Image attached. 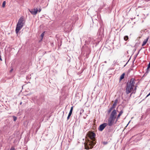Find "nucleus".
<instances>
[{"instance_id": "412c9836", "label": "nucleus", "mask_w": 150, "mask_h": 150, "mask_svg": "<svg viewBox=\"0 0 150 150\" xmlns=\"http://www.w3.org/2000/svg\"><path fill=\"white\" fill-rule=\"evenodd\" d=\"M10 150H15V149L12 146Z\"/></svg>"}, {"instance_id": "bb28decb", "label": "nucleus", "mask_w": 150, "mask_h": 150, "mask_svg": "<svg viewBox=\"0 0 150 150\" xmlns=\"http://www.w3.org/2000/svg\"><path fill=\"white\" fill-rule=\"evenodd\" d=\"M0 60H1V61H2V60L1 59V56L0 55Z\"/></svg>"}, {"instance_id": "6e6552de", "label": "nucleus", "mask_w": 150, "mask_h": 150, "mask_svg": "<svg viewBox=\"0 0 150 150\" xmlns=\"http://www.w3.org/2000/svg\"><path fill=\"white\" fill-rule=\"evenodd\" d=\"M123 112V110H122L121 111L119 112V113L117 116V117L116 118V122H117L118 120L120 118V116L122 114Z\"/></svg>"}, {"instance_id": "4468645a", "label": "nucleus", "mask_w": 150, "mask_h": 150, "mask_svg": "<svg viewBox=\"0 0 150 150\" xmlns=\"http://www.w3.org/2000/svg\"><path fill=\"white\" fill-rule=\"evenodd\" d=\"M73 109V107H72L70 109V110L69 113L68 114L69 115H71L72 113Z\"/></svg>"}, {"instance_id": "ddd939ff", "label": "nucleus", "mask_w": 150, "mask_h": 150, "mask_svg": "<svg viewBox=\"0 0 150 150\" xmlns=\"http://www.w3.org/2000/svg\"><path fill=\"white\" fill-rule=\"evenodd\" d=\"M125 75V74L124 73L121 75L120 78V80H121L124 78Z\"/></svg>"}, {"instance_id": "aec40b11", "label": "nucleus", "mask_w": 150, "mask_h": 150, "mask_svg": "<svg viewBox=\"0 0 150 150\" xmlns=\"http://www.w3.org/2000/svg\"><path fill=\"white\" fill-rule=\"evenodd\" d=\"M140 50H139L137 54L136 55H135L134 56V58H135V59L137 57V56L138 55V54H139Z\"/></svg>"}, {"instance_id": "f3484780", "label": "nucleus", "mask_w": 150, "mask_h": 150, "mask_svg": "<svg viewBox=\"0 0 150 150\" xmlns=\"http://www.w3.org/2000/svg\"><path fill=\"white\" fill-rule=\"evenodd\" d=\"M45 34V32H43L41 35V36L42 37V39L43 37L44 36Z\"/></svg>"}, {"instance_id": "2eb2a0df", "label": "nucleus", "mask_w": 150, "mask_h": 150, "mask_svg": "<svg viewBox=\"0 0 150 150\" xmlns=\"http://www.w3.org/2000/svg\"><path fill=\"white\" fill-rule=\"evenodd\" d=\"M124 39L125 41H127L129 39L128 36L127 35L125 36L124 37Z\"/></svg>"}, {"instance_id": "7ed1b4c3", "label": "nucleus", "mask_w": 150, "mask_h": 150, "mask_svg": "<svg viewBox=\"0 0 150 150\" xmlns=\"http://www.w3.org/2000/svg\"><path fill=\"white\" fill-rule=\"evenodd\" d=\"M24 18L23 17H21L19 18L16 29V34H18L19 31L23 26L24 23Z\"/></svg>"}, {"instance_id": "9b49d317", "label": "nucleus", "mask_w": 150, "mask_h": 150, "mask_svg": "<svg viewBox=\"0 0 150 150\" xmlns=\"http://www.w3.org/2000/svg\"><path fill=\"white\" fill-rule=\"evenodd\" d=\"M88 41L90 42H93L94 41V40L93 38L92 37H89L88 39Z\"/></svg>"}, {"instance_id": "5701e85b", "label": "nucleus", "mask_w": 150, "mask_h": 150, "mask_svg": "<svg viewBox=\"0 0 150 150\" xmlns=\"http://www.w3.org/2000/svg\"><path fill=\"white\" fill-rule=\"evenodd\" d=\"M41 9L40 8L38 9V11L39 12H40L41 11Z\"/></svg>"}, {"instance_id": "cd10ccee", "label": "nucleus", "mask_w": 150, "mask_h": 150, "mask_svg": "<svg viewBox=\"0 0 150 150\" xmlns=\"http://www.w3.org/2000/svg\"><path fill=\"white\" fill-rule=\"evenodd\" d=\"M22 102H21L20 103V105H21L22 104Z\"/></svg>"}, {"instance_id": "f8f14e48", "label": "nucleus", "mask_w": 150, "mask_h": 150, "mask_svg": "<svg viewBox=\"0 0 150 150\" xmlns=\"http://www.w3.org/2000/svg\"><path fill=\"white\" fill-rule=\"evenodd\" d=\"M115 108H114V107H113L112 106L110 109H109L108 111V114H109L111 112V111H112V110Z\"/></svg>"}, {"instance_id": "0eeeda50", "label": "nucleus", "mask_w": 150, "mask_h": 150, "mask_svg": "<svg viewBox=\"0 0 150 150\" xmlns=\"http://www.w3.org/2000/svg\"><path fill=\"white\" fill-rule=\"evenodd\" d=\"M29 10L31 14L33 15H36L38 12V9L37 8H34L33 10H30L29 9Z\"/></svg>"}, {"instance_id": "1a4fd4ad", "label": "nucleus", "mask_w": 150, "mask_h": 150, "mask_svg": "<svg viewBox=\"0 0 150 150\" xmlns=\"http://www.w3.org/2000/svg\"><path fill=\"white\" fill-rule=\"evenodd\" d=\"M118 102V100L117 99H116L114 102V103L113 104V105L112 106L113 107H114V108H115L116 106L117 105V104Z\"/></svg>"}, {"instance_id": "b1692460", "label": "nucleus", "mask_w": 150, "mask_h": 150, "mask_svg": "<svg viewBox=\"0 0 150 150\" xmlns=\"http://www.w3.org/2000/svg\"><path fill=\"white\" fill-rule=\"evenodd\" d=\"M107 142H103V144H107Z\"/></svg>"}, {"instance_id": "393cba45", "label": "nucleus", "mask_w": 150, "mask_h": 150, "mask_svg": "<svg viewBox=\"0 0 150 150\" xmlns=\"http://www.w3.org/2000/svg\"><path fill=\"white\" fill-rule=\"evenodd\" d=\"M13 70V69H11V70H10V72H11Z\"/></svg>"}, {"instance_id": "9d476101", "label": "nucleus", "mask_w": 150, "mask_h": 150, "mask_svg": "<svg viewBox=\"0 0 150 150\" xmlns=\"http://www.w3.org/2000/svg\"><path fill=\"white\" fill-rule=\"evenodd\" d=\"M150 68V64L149 63L148 65L147 68L146 69V71L145 74L144 75L147 74L149 72V69Z\"/></svg>"}, {"instance_id": "c85d7f7f", "label": "nucleus", "mask_w": 150, "mask_h": 150, "mask_svg": "<svg viewBox=\"0 0 150 150\" xmlns=\"http://www.w3.org/2000/svg\"><path fill=\"white\" fill-rule=\"evenodd\" d=\"M100 30V29L99 30H98V32H99V31Z\"/></svg>"}, {"instance_id": "6ab92c4d", "label": "nucleus", "mask_w": 150, "mask_h": 150, "mask_svg": "<svg viewBox=\"0 0 150 150\" xmlns=\"http://www.w3.org/2000/svg\"><path fill=\"white\" fill-rule=\"evenodd\" d=\"M13 120L14 121H16L17 120V117L15 116H13Z\"/></svg>"}, {"instance_id": "a878e982", "label": "nucleus", "mask_w": 150, "mask_h": 150, "mask_svg": "<svg viewBox=\"0 0 150 150\" xmlns=\"http://www.w3.org/2000/svg\"><path fill=\"white\" fill-rule=\"evenodd\" d=\"M148 40V38H147V39H146V40H145V41H147V42Z\"/></svg>"}, {"instance_id": "39448f33", "label": "nucleus", "mask_w": 150, "mask_h": 150, "mask_svg": "<svg viewBox=\"0 0 150 150\" xmlns=\"http://www.w3.org/2000/svg\"><path fill=\"white\" fill-rule=\"evenodd\" d=\"M107 125L108 124L106 123H104L100 125L98 128L99 130L100 131H102Z\"/></svg>"}, {"instance_id": "a211bd4d", "label": "nucleus", "mask_w": 150, "mask_h": 150, "mask_svg": "<svg viewBox=\"0 0 150 150\" xmlns=\"http://www.w3.org/2000/svg\"><path fill=\"white\" fill-rule=\"evenodd\" d=\"M5 4H6V1H4L3 2L2 5V7H4L5 6Z\"/></svg>"}, {"instance_id": "c756f323", "label": "nucleus", "mask_w": 150, "mask_h": 150, "mask_svg": "<svg viewBox=\"0 0 150 150\" xmlns=\"http://www.w3.org/2000/svg\"><path fill=\"white\" fill-rule=\"evenodd\" d=\"M105 63H106V61H105Z\"/></svg>"}, {"instance_id": "4be33fe9", "label": "nucleus", "mask_w": 150, "mask_h": 150, "mask_svg": "<svg viewBox=\"0 0 150 150\" xmlns=\"http://www.w3.org/2000/svg\"><path fill=\"white\" fill-rule=\"evenodd\" d=\"M71 116V115H68V116L67 117V120L69 119L70 118V117Z\"/></svg>"}, {"instance_id": "20e7f679", "label": "nucleus", "mask_w": 150, "mask_h": 150, "mask_svg": "<svg viewBox=\"0 0 150 150\" xmlns=\"http://www.w3.org/2000/svg\"><path fill=\"white\" fill-rule=\"evenodd\" d=\"M117 112L115 109L113 110L111 112L110 116V117L114 119H116Z\"/></svg>"}, {"instance_id": "dca6fc26", "label": "nucleus", "mask_w": 150, "mask_h": 150, "mask_svg": "<svg viewBox=\"0 0 150 150\" xmlns=\"http://www.w3.org/2000/svg\"><path fill=\"white\" fill-rule=\"evenodd\" d=\"M146 43H147V41H145V40L142 43V46H144V45H145Z\"/></svg>"}, {"instance_id": "f03ea898", "label": "nucleus", "mask_w": 150, "mask_h": 150, "mask_svg": "<svg viewBox=\"0 0 150 150\" xmlns=\"http://www.w3.org/2000/svg\"><path fill=\"white\" fill-rule=\"evenodd\" d=\"M135 81L134 79L131 78L130 81H129L127 83L126 88V93L127 94L130 93L133 90V87L134 86L135 83Z\"/></svg>"}, {"instance_id": "7c9ffc66", "label": "nucleus", "mask_w": 150, "mask_h": 150, "mask_svg": "<svg viewBox=\"0 0 150 150\" xmlns=\"http://www.w3.org/2000/svg\"><path fill=\"white\" fill-rule=\"evenodd\" d=\"M149 63H150V62H149Z\"/></svg>"}, {"instance_id": "f257e3e1", "label": "nucleus", "mask_w": 150, "mask_h": 150, "mask_svg": "<svg viewBox=\"0 0 150 150\" xmlns=\"http://www.w3.org/2000/svg\"><path fill=\"white\" fill-rule=\"evenodd\" d=\"M89 136L90 140L87 139L86 142L84 143L85 148L87 150L92 149L96 144L95 134L93 132H91Z\"/></svg>"}, {"instance_id": "423d86ee", "label": "nucleus", "mask_w": 150, "mask_h": 150, "mask_svg": "<svg viewBox=\"0 0 150 150\" xmlns=\"http://www.w3.org/2000/svg\"><path fill=\"white\" fill-rule=\"evenodd\" d=\"M115 119L111 118L109 117L108 120V125L110 126H112L113 124Z\"/></svg>"}]
</instances>
